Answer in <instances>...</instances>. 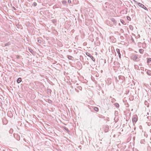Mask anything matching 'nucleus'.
Masks as SVG:
<instances>
[{"label": "nucleus", "instance_id": "39448f33", "mask_svg": "<svg viewBox=\"0 0 151 151\" xmlns=\"http://www.w3.org/2000/svg\"><path fill=\"white\" fill-rule=\"evenodd\" d=\"M116 51L117 52V53L118 54L119 57V58L120 59H121V55L120 53L119 49L118 48H117L116 49Z\"/></svg>", "mask_w": 151, "mask_h": 151}, {"label": "nucleus", "instance_id": "f8f14e48", "mask_svg": "<svg viewBox=\"0 0 151 151\" xmlns=\"http://www.w3.org/2000/svg\"><path fill=\"white\" fill-rule=\"evenodd\" d=\"M147 63L148 64L150 62H151V58H147Z\"/></svg>", "mask_w": 151, "mask_h": 151}, {"label": "nucleus", "instance_id": "dca6fc26", "mask_svg": "<svg viewBox=\"0 0 151 151\" xmlns=\"http://www.w3.org/2000/svg\"><path fill=\"white\" fill-rule=\"evenodd\" d=\"M63 128L67 131L68 132H69V130H68V129L66 127L64 126L63 127Z\"/></svg>", "mask_w": 151, "mask_h": 151}, {"label": "nucleus", "instance_id": "58836bf2", "mask_svg": "<svg viewBox=\"0 0 151 151\" xmlns=\"http://www.w3.org/2000/svg\"><path fill=\"white\" fill-rule=\"evenodd\" d=\"M12 116H12V115H12Z\"/></svg>", "mask_w": 151, "mask_h": 151}, {"label": "nucleus", "instance_id": "b1692460", "mask_svg": "<svg viewBox=\"0 0 151 151\" xmlns=\"http://www.w3.org/2000/svg\"><path fill=\"white\" fill-rule=\"evenodd\" d=\"M77 88L81 90L82 88L81 87V86H78L77 87Z\"/></svg>", "mask_w": 151, "mask_h": 151}, {"label": "nucleus", "instance_id": "7c9ffc66", "mask_svg": "<svg viewBox=\"0 0 151 151\" xmlns=\"http://www.w3.org/2000/svg\"><path fill=\"white\" fill-rule=\"evenodd\" d=\"M106 23L107 24L109 25H110L109 24V21H107L106 22Z\"/></svg>", "mask_w": 151, "mask_h": 151}, {"label": "nucleus", "instance_id": "6ab92c4d", "mask_svg": "<svg viewBox=\"0 0 151 151\" xmlns=\"http://www.w3.org/2000/svg\"><path fill=\"white\" fill-rule=\"evenodd\" d=\"M127 18L128 20L129 21H131V18L129 16H127Z\"/></svg>", "mask_w": 151, "mask_h": 151}, {"label": "nucleus", "instance_id": "393cba45", "mask_svg": "<svg viewBox=\"0 0 151 151\" xmlns=\"http://www.w3.org/2000/svg\"><path fill=\"white\" fill-rule=\"evenodd\" d=\"M52 22L54 24L56 22V21L55 19H53L52 20Z\"/></svg>", "mask_w": 151, "mask_h": 151}, {"label": "nucleus", "instance_id": "e433bc0d", "mask_svg": "<svg viewBox=\"0 0 151 151\" xmlns=\"http://www.w3.org/2000/svg\"><path fill=\"white\" fill-rule=\"evenodd\" d=\"M141 73H142V74H143L144 73L143 72H141Z\"/></svg>", "mask_w": 151, "mask_h": 151}, {"label": "nucleus", "instance_id": "423d86ee", "mask_svg": "<svg viewBox=\"0 0 151 151\" xmlns=\"http://www.w3.org/2000/svg\"><path fill=\"white\" fill-rule=\"evenodd\" d=\"M145 71H146V73L149 76H151V71L149 70H147L146 69H145Z\"/></svg>", "mask_w": 151, "mask_h": 151}, {"label": "nucleus", "instance_id": "c85d7f7f", "mask_svg": "<svg viewBox=\"0 0 151 151\" xmlns=\"http://www.w3.org/2000/svg\"><path fill=\"white\" fill-rule=\"evenodd\" d=\"M140 69L141 70L143 71L144 70V68L143 67H141Z\"/></svg>", "mask_w": 151, "mask_h": 151}, {"label": "nucleus", "instance_id": "9d476101", "mask_svg": "<svg viewBox=\"0 0 151 151\" xmlns=\"http://www.w3.org/2000/svg\"><path fill=\"white\" fill-rule=\"evenodd\" d=\"M144 51V50L142 49H140L139 50V52L141 53L142 54Z\"/></svg>", "mask_w": 151, "mask_h": 151}, {"label": "nucleus", "instance_id": "aec40b11", "mask_svg": "<svg viewBox=\"0 0 151 151\" xmlns=\"http://www.w3.org/2000/svg\"><path fill=\"white\" fill-rule=\"evenodd\" d=\"M6 46H9L11 45V43L10 42H9L6 43H5Z\"/></svg>", "mask_w": 151, "mask_h": 151}, {"label": "nucleus", "instance_id": "a211bd4d", "mask_svg": "<svg viewBox=\"0 0 151 151\" xmlns=\"http://www.w3.org/2000/svg\"><path fill=\"white\" fill-rule=\"evenodd\" d=\"M86 55L88 56L89 57H90V56H90L91 55L89 52H86Z\"/></svg>", "mask_w": 151, "mask_h": 151}, {"label": "nucleus", "instance_id": "a19ab883", "mask_svg": "<svg viewBox=\"0 0 151 151\" xmlns=\"http://www.w3.org/2000/svg\"><path fill=\"white\" fill-rule=\"evenodd\" d=\"M17 58H18V57H17Z\"/></svg>", "mask_w": 151, "mask_h": 151}, {"label": "nucleus", "instance_id": "cd10ccee", "mask_svg": "<svg viewBox=\"0 0 151 151\" xmlns=\"http://www.w3.org/2000/svg\"><path fill=\"white\" fill-rule=\"evenodd\" d=\"M71 1L70 0H68V2L69 4H70L71 3Z\"/></svg>", "mask_w": 151, "mask_h": 151}, {"label": "nucleus", "instance_id": "20e7f679", "mask_svg": "<svg viewBox=\"0 0 151 151\" xmlns=\"http://www.w3.org/2000/svg\"><path fill=\"white\" fill-rule=\"evenodd\" d=\"M119 79L120 80V82L121 83H123L124 81L125 80V77L122 76H119Z\"/></svg>", "mask_w": 151, "mask_h": 151}, {"label": "nucleus", "instance_id": "f3484780", "mask_svg": "<svg viewBox=\"0 0 151 151\" xmlns=\"http://www.w3.org/2000/svg\"><path fill=\"white\" fill-rule=\"evenodd\" d=\"M129 29H130L131 30H133V27L132 26V25H130L129 26Z\"/></svg>", "mask_w": 151, "mask_h": 151}, {"label": "nucleus", "instance_id": "ea45409f", "mask_svg": "<svg viewBox=\"0 0 151 151\" xmlns=\"http://www.w3.org/2000/svg\"><path fill=\"white\" fill-rule=\"evenodd\" d=\"M17 58H18V57H17Z\"/></svg>", "mask_w": 151, "mask_h": 151}, {"label": "nucleus", "instance_id": "bb28decb", "mask_svg": "<svg viewBox=\"0 0 151 151\" xmlns=\"http://www.w3.org/2000/svg\"><path fill=\"white\" fill-rule=\"evenodd\" d=\"M62 2L63 4H65L67 2L66 1H63Z\"/></svg>", "mask_w": 151, "mask_h": 151}, {"label": "nucleus", "instance_id": "6e6552de", "mask_svg": "<svg viewBox=\"0 0 151 151\" xmlns=\"http://www.w3.org/2000/svg\"><path fill=\"white\" fill-rule=\"evenodd\" d=\"M22 81V79L21 78H18L17 80V82L18 83H20Z\"/></svg>", "mask_w": 151, "mask_h": 151}, {"label": "nucleus", "instance_id": "2f4dec72", "mask_svg": "<svg viewBox=\"0 0 151 151\" xmlns=\"http://www.w3.org/2000/svg\"><path fill=\"white\" fill-rule=\"evenodd\" d=\"M3 47H5V46H6V44H3Z\"/></svg>", "mask_w": 151, "mask_h": 151}, {"label": "nucleus", "instance_id": "9b49d317", "mask_svg": "<svg viewBox=\"0 0 151 151\" xmlns=\"http://www.w3.org/2000/svg\"><path fill=\"white\" fill-rule=\"evenodd\" d=\"M93 108L94 109V110L96 111H98L99 110V108L96 107H93Z\"/></svg>", "mask_w": 151, "mask_h": 151}, {"label": "nucleus", "instance_id": "c756f323", "mask_svg": "<svg viewBox=\"0 0 151 151\" xmlns=\"http://www.w3.org/2000/svg\"><path fill=\"white\" fill-rule=\"evenodd\" d=\"M13 132V129H10V131H9V132H10V133H11L12 132Z\"/></svg>", "mask_w": 151, "mask_h": 151}, {"label": "nucleus", "instance_id": "412c9836", "mask_svg": "<svg viewBox=\"0 0 151 151\" xmlns=\"http://www.w3.org/2000/svg\"><path fill=\"white\" fill-rule=\"evenodd\" d=\"M120 21H121V22L122 24H125L124 23H125V22L124 21V20H120Z\"/></svg>", "mask_w": 151, "mask_h": 151}, {"label": "nucleus", "instance_id": "5701e85b", "mask_svg": "<svg viewBox=\"0 0 151 151\" xmlns=\"http://www.w3.org/2000/svg\"><path fill=\"white\" fill-rule=\"evenodd\" d=\"M25 4H26V6H30V4L28 2L26 3H25Z\"/></svg>", "mask_w": 151, "mask_h": 151}, {"label": "nucleus", "instance_id": "4c0bfd02", "mask_svg": "<svg viewBox=\"0 0 151 151\" xmlns=\"http://www.w3.org/2000/svg\"><path fill=\"white\" fill-rule=\"evenodd\" d=\"M119 25H120V23H119Z\"/></svg>", "mask_w": 151, "mask_h": 151}, {"label": "nucleus", "instance_id": "ddd939ff", "mask_svg": "<svg viewBox=\"0 0 151 151\" xmlns=\"http://www.w3.org/2000/svg\"><path fill=\"white\" fill-rule=\"evenodd\" d=\"M114 105L117 108H119V104L117 103L114 104Z\"/></svg>", "mask_w": 151, "mask_h": 151}, {"label": "nucleus", "instance_id": "f704fd0d", "mask_svg": "<svg viewBox=\"0 0 151 151\" xmlns=\"http://www.w3.org/2000/svg\"><path fill=\"white\" fill-rule=\"evenodd\" d=\"M116 112H117V111H115V114H116Z\"/></svg>", "mask_w": 151, "mask_h": 151}, {"label": "nucleus", "instance_id": "0eeeda50", "mask_svg": "<svg viewBox=\"0 0 151 151\" xmlns=\"http://www.w3.org/2000/svg\"><path fill=\"white\" fill-rule=\"evenodd\" d=\"M110 20H111V21L113 22L114 24H116V22L115 19L114 18H111L110 19Z\"/></svg>", "mask_w": 151, "mask_h": 151}, {"label": "nucleus", "instance_id": "a878e982", "mask_svg": "<svg viewBox=\"0 0 151 151\" xmlns=\"http://www.w3.org/2000/svg\"><path fill=\"white\" fill-rule=\"evenodd\" d=\"M29 51L30 52L32 53H33V50H32V49H29Z\"/></svg>", "mask_w": 151, "mask_h": 151}, {"label": "nucleus", "instance_id": "f257e3e1", "mask_svg": "<svg viewBox=\"0 0 151 151\" xmlns=\"http://www.w3.org/2000/svg\"><path fill=\"white\" fill-rule=\"evenodd\" d=\"M131 58L133 60L138 62L140 60V59L139 58L135 55H133L131 56Z\"/></svg>", "mask_w": 151, "mask_h": 151}, {"label": "nucleus", "instance_id": "4be33fe9", "mask_svg": "<svg viewBox=\"0 0 151 151\" xmlns=\"http://www.w3.org/2000/svg\"><path fill=\"white\" fill-rule=\"evenodd\" d=\"M37 5V3L35 2L34 3H33V4H32V6H35Z\"/></svg>", "mask_w": 151, "mask_h": 151}, {"label": "nucleus", "instance_id": "2eb2a0df", "mask_svg": "<svg viewBox=\"0 0 151 151\" xmlns=\"http://www.w3.org/2000/svg\"><path fill=\"white\" fill-rule=\"evenodd\" d=\"M90 56H90V57L92 60L93 61H95V59L93 57V56H92V55Z\"/></svg>", "mask_w": 151, "mask_h": 151}, {"label": "nucleus", "instance_id": "f03ea898", "mask_svg": "<svg viewBox=\"0 0 151 151\" xmlns=\"http://www.w3.org/2000/svg\"><path fill=\"white\" fill-rule=\"evenodd\" d=\"M134 1L136 3H137L140 7L143 8L144 9L147 11H148V9L147 8L146 6H145L143 4L135 0H134Z\"/></svg>", "mask_w": 151, "mask_h": 151}, {"label": "nucleus", "instance_id": "c9c22d12", "mask_svg": "<svg viewBox=\"0 0 151 151\" xmlns=\"http://www.w3.org/2000/svg\"><path fill=\"white\" fill-rule=\"evenodd\" d=\"M47 90H48H48H49V91H50L51 90H50V89H47Z\"/></svg>", "mask_w": 151, "mask_h": 151}, {"label": "nucleus", "instance_id": "4468645a", "mask_svg": "<svg viewBox=\"0 0 151 151\" xmlns=\"http://www.w3.org/2000/svg\"><path fill=\"white\" fill-rule=\"evenodd\" d=\"M67 57L70 60H72V58H73V57L72 56L68 55H67Z\"/></svg>", "mask_w": 151, "mask_h": 151}, {"label": "nucleus", "instance_id": "72a5a7b5", "mask_svg": "<svg viewBox=\"0 0 151 151\" xmlns=\"http://www.w3.org/2000/svg\"><path fill=\"white\" fill-rule=\"evenodd\" d=\"M50 102H52V101H51V100H49V103H50Z\"/></svg>", "mask_w": 151, "mask_h": 151}, {"label": "nucleus", "instance_id": "7ed1b4c3", "mask_svg": "<svg viewBox=\"0 0 151 151\" xmlns=\"http://www.w3.org/2000/svg\"><path fill=\"white\" fill-rule=\"evenodd\" d=\"M137 116L136 115L133 116L132 119V121L134 124H135L137 121Z\"/></svg>", "mask_w": 151, "mask_h": 151}, {"label": "nucleus", "instance_id": "473e14b6", "mask_svg": "<svg viewBox=\"0 0 151 151\" xmlns=\"http://www.w3.org/2000/svg\"><path fill=\"white\" fill-rule=\"evenodd\" d=\"M12 9H13L14 10H16V8L14 7V6L12 7Z\"/></svg>", "mask_w": 151, "mask_h": 151}, {"label": "nucleus", "instance_id": "1a4fd4ad", "mask_svg": "<svg viewBox=\"0 0 151 151\" xmlns=\"http://www.w3.org/2000/svg\"><path fill=\"white\" fill-rule=\"evenodd\" d=\"M40 38H37V42L39 43H41L42 42V40L40 39Z\"/></svg>", "mask_w": 151, "mask_h": 151}]
</instances>
